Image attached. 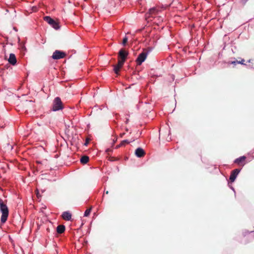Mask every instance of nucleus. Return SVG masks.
<instances>
[{
	"label": "nucleus",
	"instance_id": "obj_1",
	"mask_svg": "<svg viewBox=\"0 0 254 254\" xmlns=\"http://www.w3.org/2000/svg\"><path fill=\"white\" fill-rule=\"evenodd\" d=\"M0 211L1 213L0 223L3 224L7 220L9 215V209L7 205L4 203L2 199L0 198Z\"/></svg>",
	"mask_w": 254,
	"mask_h": 254
},
{
	"label": "nucleus",
	"instance_id": "obj_2",
	"mask_svg": "<svg viewBox=\"0 0 254 254\" xmlns=\"http://www.w3.org/2000/svg\"><path fill=\"white\" fill-rule=\"evenodd\" d=\"M64 108V105L60 97H56L53 101L51 110L57 112L62 110Z\"/></svg>",
	"mask_w": 254,
	"mask_h": 254
},
{
	"label": "nucleus",
	"instance_id": "obj_3",
	"mask_svg": "<svg viewBox=\"0 0 254 254\" xmlns=\"http://www.w3.org/2000/svg\"><path fill=\"white\" fill-rule=\"evenodd\" d=\"M129 55L128 51L121 49L118 52L119 61L118 64L120 66H123Z\"/></svg>",
	"mask_w": 254,
	"mask_h": 254
},
{
	"label": "nucleus",
	"instance_id": "obj_4",
	"mask_svg": "<svg viewBox=\"0 0 254 254\" xmlns=\"http://www.w3.org/2000/svg\"><path fill=\"white\" fill-rule=\"evenodd\" d=\"M44 20L50 25L55 30H59L61 26L58 22L52 18L50 16H45L44 17Z\"/></svg>",
	"mask_w": 254,
	"mask_h": 254
},
{
	"label": "nucleus",
	"instance_id": "obj_5",
	"mask_svg": "<svg viewBox=\"0 0 254 254\" xmlns=\"http://www.w3.org/2000/svg\"><path fill=\"white\" fill-rule=\"evenodd\" d=\"M241 171V169L237 168L231 171L229 180H228V184L235 182Z\"/></svg>",
	"mask_w": 254,
	"mask_h": 254
},
{
	"label": "nucleus",
	"instance_id": "obj_6",
	"mask_svg": "<svg viewBox=\"0 0 254 254\" xmlns=\"http://www.w3.org/2000/svg\"><path fill=\"white\" fill-rule=\"evenodd\" d=\"M66 56V53L61 50L55 51L52 56V58L55 60H58L64 58Z\"/></svg>",
	"mask_w": 254,
	"mask_h": 254
},
{
	"label": "nucleus",
	"instance_id": "obj_7",
	"mask_svg": "<svg viewBox=\"0 0 254 254\" xmlns=\"http://www.w3.org/2000/svg\"><path fill=\"white\" fill-rule=\"evenodd\" d=\"M149 51L147 52H141L137 56L135 62L138 65H140L146 59L147 55Z\"/></svg>",
	"mask_w": 254,
	"mask_h": 254
},
{
	"label": "nucleus",
	"instance_id": "obj_8",
	"mask_svg": "<svg viewBox=\"0 0 254 254\" xmlns=\"http://www.w3.org/2000/svg\"><path fill=\"white\" fill-rule=\"evenodd\" d=\"M134 154L137 157L141 158L145 155V152L142 148L138 147L135 149Z\"/></svg>",
	"mask_w": 254,
	"mask_h": 254
},
{
	"label": "nucleus",
	"instance_id": "obj_9",
	"mask_svg": "<svg viewBox=\"0 0 254 254\" xmlns=\"http://www.w3.org/2000/svg\"><path fill=\"white\" fill-rule=\"evenodd\" d=\"M8 61L9 64L12 65H15L17 63V60L15 54L10 53L9 56Z\"/></svg>",
	"mask_w": 254,
	"mask_h": 254
},
{
	"label": "nucleus",
	"instance_id": "obj_10",
	"mask_svg": "<svg viewBox=\"0 0 254 254\" xmlns=\"http://www.w3.org/2000/svg\"><path fill=\"white\" fill-rule=\"evenodd\" d=\"M246 159V157L245 156H240V157L236 158L234 161V163L235 164H237L238 165H240V164L243 163V165L244 166L245 165V163H244V162Z\"/></svg>",
	"mask_w": 254,
	"mask_h": 254
},
{
	"label": "nucleus",
	"instance_id": "obj_11",
	"mask_svg": "<svg viewBox=\"0 0 254 254\" xmlns=\"http://www.w3.org/2000/svg\"><path fill=\"white\" fill-rule=\"evenodd\" d=\"M71 213L68 211H64L62 213V217L63 219L66 221H69L71 219Z\"/></svg>",
	"mask_w": 254,
	"mask_h": 254
},
{
	"label": "nucleus",
	"instance_id": "obj_12",
	"mask_svg": "<svg viewBox=\"0 0 254 254\" xmlns=\"http://www.w3.org/2000/svg\"><path fill=\"white\" fill-rule=\"evenodd\" d=\"M248 235H249V237L251 239H254V231H249L248 230H245L243 232V235L244 237H246Z\"/></svg>",
	"mask_w": 254,
	"mask_h": 254
},
{
	"label": "nucleus",
	"instance_id": "obj_13",
	"mask_svg": "<svg viewBox=\"0 0 254 254\" xmlns=\"http://www.w3.org/2000/svg\"><path fill=\"white\" fill-rule=\"evenodd\" d=\"M65 230V227L64 225H59L56 228V232L58 234L63 233Z\"/></svg>",
	"mask_w": 254,
	"mask_h": 254
},
{
	"label": "nucleus",
	"instance_id": "obj_14",
	"mask_svg": "<svg viewBox=\"0 0 254 254\" xmlns=\"http://www.w3.org/2000/svg\"><path fill=\"white\" fill-rule=\"evenodd\" d=\"M89 158L86 155L82 156L80 159V163L83 164H86L89 161Z\"/></svg>",
	"mask_w": 254,
	"mask_h": 254
},
{
	"label": "nucleus",
	"instance_id": "obj_15",
	"mask_svg": "<svg viewBox=\"0 0 254 254\" xmlns=\"http://www.w3.org/2000/svg\"><path fill=\"white\" fill-rule=\"evenodd\" d=\"M131 141H129L128 139H125L122 140L121 143L117 146L116 148H118L121 146H125L126 144H129Z\"/></svg>",
	"mask_w": 254,
	"mask_h": 254
},
{
	"label": "nucleus",
	"instance_id": "obj_16",
	"mask_svg": "<svg viewBox=\"0 0 254 254\" xmlns=\"http://www.w3.org/2000/svg\"><path fill=\"white\" fill-rule=\"evenodd\" d=\"M122 66H120V64H119L118 63V64L114 67L113 69L115 73L118 74L119 72L120 68Z\"/></svg>",
	"mask_w": 254,
	"mask_h": 254
},
{
	"label": "nucleus",
	"instance_id": "obj_17",
	"mask_svg": "<svg viewBox=\"0 0 254 254\" xmlns=\"http://www.w3.org/2000/svg\"><path fill=\"white\" fill-rule=\"evenodd\" d=\"M227 64H233L234 65H236L237 64H238V61L235 58H234L233 61H229Z\"/></svg>",
	"mask_w": 254,
	"mask_h": 254
},
{
	"label": "nucleus",
	"instance_id": "obj_18",
	"mask_svg": "<svg viewBox=\"0 0 254 254\" xmlns=\"http://www.w3.org/2000/svg\"><path fill=\"white\" fill-rule=\"evenodd\" d=\"M128 42V37L126 35L123 39L122 44L124 46H126Z\"/></svg>",
	"mask_w": 254,
	"mask_h": 254
},
{
	"label": "nucleus",
	"instance_id": "obj_19",
	"mask_svg": "<svg viewBox=\"0 0 254 254\" xmlns=\"http://www.w3.org/2000/svg\"><path fill=\"white\" fill-rule=\"evenodd\" d=\"M91 212V209H87L84 213V217H88L90 214V213Z\"/></svg>",
	"mask_w": 254,
	"mask_h": 254
},
{
	"label": "nucleus",
	"instance_id": "obj_20",
	"mask_svg": "<svg viewBox=\"0 0 254 254\" xmlns=\"http://www.w3.org/2000/svg\"><path fill=\"white\" fill-rule=\"evenodd\" d=\"M241 59L240 61H238V64H241L244 65H247L246 64L244 63L245 60L243 59L240 58Z\"/></svg>",
	"mask_w": 254,
	"mask_h": 254
},
{
	"label": "nucleus",
	"instance_id": "obj_21",
	"mask_svg": "<svg viewBox=\"0 0 254 254\" xmlns=\"http://www.w3.org/2000/svg\"><path fill=\"white\" fill-rule=\"evenodd\" d=\"M156 11V9L155 7H152L149 9V12L151 13H154Z\"/></svg>",
	"mask_w": 254,
	"mask_h": 254
},
{
	"label": "nucleus",
	"instance_id": "obj_22",
	"mask_svg": "<svg viewBox=\"0 0 254 254\" xmlns=\"http://www.w3.org/2000/svg\"><path fill=\"white\" fill-rule=\"evenodd\" d=\"M228 186L230 188V189L234 191V192L235 193V195L236 196V191H235L234 188L232 186L230 185V184H228Z\"/></svg>",
	"mask_w": 254,
	"mask_h": 254
},
{
	"label": "nucleus",
	"instance_id": "obj_23",
	"mask_svg": "<svg viewBox=\"0 0 254 254\" xmlns=\"http://www.w3.org/2000/svg\"><path fill=\"white\" fill-rule=\"evenodd\" d=\"M89 141H90L89 139L86 138L85 141V142H84V144H83L84 145L87 146L88 145V144H89Z\"/></svg>",
	"mask_w": 254,
	"mask_h": 254
},
{
	"label": "nucleus",
	"instance_id": "obj_24",
	"mask_svg": "<svg viewBox=\"0 0 254 254\" xmlns=\"http://www.w3.org/2000/svg\"><path fill=\"white\" fill-rule=\"evenodd\" d=\"M21 50L23 51V52H25L26 51V48L25 47V46L24 45H21Z\"/></svg>",
	"mask_w": 254,
	"mask_h": 254
},
{
	"label": "nucleus",
	"instance_id": "obj_25",
	"mask_svg": "<svg viewBox=\"0 0 254 254\" xmlns=\"http://www.w3.org/2000/svg\"><path fill=\"white\" fill-rule=\"evenodd\" d=\"M36 194L37 197L41 196V195L40 194L39 190L38 189H37L36 190Z\"/></svg>",
	"mask_w": 254,
	"mask_h": 254
},
{
	"label": "nucleus",
	"instance_id": "obj_26",
	"mask_svg": "<svg viewBox=\"0 0 254 254\" xmlns=\"http://www.w3.org/2000/svg\"><path fill=\"white\" fill-rule=\"evenodd\" d=\"M243 3V4H245L248 1V0H240Z\"/></svg>",
	"mask_w": 254,
	"mask_h": 254
},
{
	"label": "nucleus",
	"instance_id": "obj_27",
	"mask_svg": "<svg viewBox=\"0 0 254 254\" xmlns=\"http://www.w3.org/2000/svg\"><path fill=\"white\" fill-rule=\"evenodd\" d=\"M114 115L117 118H118V117L119 116V114L118 113H115Z\"/></svg>",
	"mask_w": 254,
	"mask_h": 254
},
{
	"label": "nucleus",
	"instance_id": "obj_28",
	"mask_svg": "<svg viewBox=\"0 0 254 254\" xmlns=\"http://www.w3.org/2000/svg\"><path fill=\"white\" fill-rule=\"evenodd\" d=\"M117 137H116L113 140V143H115V142L117 141Z\"/></svg>",
	"mask_w": 254,
	"mask_h": 254
},
{
	"label": "nucleus",
	"instance_id": "obj_29",
	"mask_svg": "<svg viewBox=\"0 0 254 254\" xmlns=\"http://www.w3.org/2000/svg\"><path fill=\"white\" fill-rule=\"evenodd\" d=\"M69 129H66L65 130V133H69Z\"/></svg>",
	"mask_w": 254,
	"mask_h": 254
},
{
	"label": "nucleus",
	"instance_id": "obj_30",
	"mask_svg": "<svg viewBox=\"0 0 254 254\" xmlns=\"http://www.w3.org/2000/svg\"><path fill=\"white\" fill-rule=\"evenodd\" d=\"M128 121H129V119H126V121L125 122L126 124H127L128 123Z\"/></svg>",
	"mask_w": 254,
	"mask_h": 254
},
{
	"label": "nucleus",
	"instance_id": "obj_31",
	"mask_svg": "<svg viewBox=\"0 0 254 254\" xmlns=\"http://www.w3.org/2000/svg\"><path fill=\"white\" fill-rule=\"evenodd\" d=\"M41 191L42 193H44L46 191V190L45 189L41 190Z\"/></svg>",
	"mask_w": 254,
	"mask_h": 254
},
{
	"label": "nucleus",
	"instance_id": "obj_32",
	"mask_svg": "<svg viewBox=\"0 0 254 254\" xmlns=\"http://www.w3.org/2000/svg\"><path fill=\"white\" fill-rule=\"evenodd\" d=\"M172 79L173 80H174V79H175V75H173V74L172 75Z\"/></svg>",
	"mask_w": 254,
	"mask_h": 254
},
{
	"label": "nucleus",
	"instance_id": "obj_33",
	"mask_svg": "<svg viewBox=\"0 0 254 254\" xmlns=\"http://www.w3.org/2000/svg\"><path fill=\"white\" fill-rule=\"evenodd\" d=\"M251 60H251V59L249 60L248 61V63H251Z\"/></svg>",
	"mask_w": 254,
	"mask_h": 254
},
{
	"label": "nucleus",
	"instance_id": "obj_34",
	"mask_svg": "<svg viewBox=\"0 0 254 254\" xmlns=\"http://www.w3.org/2000/svg\"><path fill=\"white\" fill-rule=\"evenodd\" d=\"M124 134H125V133L121 134V137L123 136V135H124Z\"/></svg>",
	"mask_w": 254,
	"mask_h": 254
},
{
	"label": "nucleus",
	"instance_id": "obj_35",
	"mask_svg": "<svg viewBox=\"0 0 254 254\" xmlns=\"http://www.w3.org/2000/svg\"><path fill=\"white\" fill-rule=\"evenodd\" d=\"M105 193L106 194H108L109 191H105Z\"/></svg>",
	"mask_w": 254,
	"mask_h": 254
},
{
	"label": "nucleus",
	"instance_id": "obj_36",
	"mask_svg": "<svg viewBox=\"0 0 254 254\" xmlns=\"http://www.w3.org/2000/svg\"><path fill=\"white\" fill-rule=\"evenodd\" d=\"M83 223H82V224H81V226H83Z\"/></svg>",
	"mask_w": 254,
	"mask_h": 254
},
{
	"label": "nucleus",
	"instance_id": "obj_37",
	"mask_svg": "<svg viewBox=\"0 0 254 254\" xmlns=\"http://www.w3.org/2000/svg\"><path fill=\"white\" fill-rule=\"evenodd\" d=\"M14 30H16L15 28H13Z\"/></svg>",
	"mask_w": 254,
	"mask_h": 254
}]
</instances>
